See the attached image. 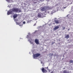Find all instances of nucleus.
<instances>
[{"mask_svg": "<svg viewBox=\"0 0 73 73\" xmlns=\"http://www.w3.org/2000/svg\"><path fill=\"white\" fill-rule=\"evenodd\" d=\"M47 68H48V67H47Z\"/></svg>", "mask_w": 73, "mask_h": 73, "instance_id": "obj_24", "label": "nucleus"}, {"mask_svg": "<svg viewBox=\"0 0 73 73\" xmlns=\"http://www.w3.org/2000/svg\"><path fill=\"white\" fill-rule=\"evenodd\" d=\"M45 10V7H43L41 9L42 11H44Z\"/></svg>", "mask_w": 73, "mask_h": 73, "instance_id": "obj_11", "label": "nucleus"}, {"mask_svg": "<svg viewBox=\"0 0 73 73\" xmlns=\"http://www.w3.org/2000/svg\"><path fill=\"white\" fill-rule=\"evenodd\" d=\"M17 16H18V15L17 14H15L13 15V17L14 19H15L16 18Z\"/></svg>", "mask_w": 73, "mask_h": 73, "instance_id": "obj_6", "label": "nucleus"}, {"mask_svg": "<svg viewBox=\"0 0 73 73\" xmlns=\"http://www.w3.org/2000/svg\"><path fill=\"white\" fill-rule=\"evenodd\" d=\"M12 11H8L7 12V15H10V14H12Z\"/></svg>", "mask_w": 73, "mask_h": 73, "instance_id": "obj_9", "label": "nucleus"}, {"mask_svg": "<svg viewBox=\"0 0 73 73\" xmlns=\"http://www.w3.org/2000/svg\"><path fill=\"white\" fill-rule=\"evenodd\" d=\"M27 37H28L29 36H28V35H27Z\"/></svg>", "mask_w": 73, "mask_h": 73, "instance_id": "obj_25", "label": "nucleus"}, {"mask_svg": "<svg viewBox=\"0 0 73 73\" xmlns=\"http://www.w3.org/2000/svg\"><path fill=\"white\" fill-rule=\"evenodd\" d=\"M54 22L56 24H59V23H60L59 21V20H54Z\"/></svg>", "mask_w": 73, "mask_h": 73, "instance_id": "obj_7", "label": "nucleus"}, {"mask_svg": "<svg viewBox=\"0 0 73 73\" xmlns=\"http://www.w3.org/2000/svg\"><path fill=\"white\" fill-rule=\"evenodd\" d=\"M54 43H55V42L52 43V45L54 44Z\"/></svg>", "mask_w": 73, "mask_h": 73, "instance_id": "obj_18", "label": "nucleus"}, {"mask_svg": "<svg viewBox=\"0 0 73 73\" xmlns=\"http://www.w3.org/2000/svg\"><path fill=\"white\" fill-rule=\"evenodd\" d=\"M69 29H68V31H69Z\"/></svg>", "mask_w": 73, "mask_h": 73, "instance_id": "obj_23", "label": "nucleus"}, {"mask_svg": "<svg viewBox=\"0 0 73 73\" xmlns=\"http://www.w3.org/2000/svg\"><path fill=\"white\" fill-rule=\"evenodd\" d=\"M65 29V27H63V29L64 30V29Z\"/></svg>", "mask_w": 73, "mask_h": 73, "instance_id": "obj_19", "label": "nucleus"}, {"mask_svg": "<svg viewBox=\"0 0 73 73\" xmlns=\"http://www.w3.org/2000/svg\"><path fill=\"white\" fill-rule=\"evenodd\" d=\"M42 15L41 14H40V13H38V15L37 16L38 17H40L41 18L42 17Z\"/></svg>", "mask_w": 73, "mask_h": 73, "instance_id": "obj_5", "label": "nucleus"}, {"mask_svg": "<svg viewBox=\"0 0 73 73\" xmlns=\"http://www.w3.org/2000/svg\"><path fill=\"white\" fill-rule=\"evenodd\" d=\"M12 11L16 12V13H19V12H21V10L20 9H19L18 8H14L12 9Z\"/></svg>", "mask_w": 73, "mask_h": 73, "instance_id": "obj_1", "label": "nucleus"}, {"mask_svg": "<svg viewBox=\"0 0 73 73\" xmlns=\"http://www.w3.org/2000/svg\"><path fill=\"white\" fill-rule=\"evenodd\" d=\"M35 41L36 44H37V45L39 44V42H38V39H35Z\"/></svg>", "mask_w": 73, "mask_h": 73, "instance_id": "obj_4", "label": "nucleus"}, {"mask_svg": "<svg viewBox=\"0 0 73 73\" xmlns=\"http://www.w3.org/2000/svg\"><path fill=\"white\" fill-rule=\"evenodd\" d=\"M19 26H20V27H21V26H23V25H19Z\"/></svg>", "mask_w": 73, "mask_h": 73, "instance_id": "obj_21", "label": "nucleus"}, {"mask_svg": "<svg viewBox=\"0 0 73 73\" xmlns=\"http://www.w3.org/2000/svg\"><path fill=\"white\" fill-rule=\"evenodd\" d=\"M49 55H50V56H53V53L51 54L50 53L49 54Z\"/></svg>", "mask_w": 73, "mask_h": 73, "instance_id": "obj_14", "label": "nucleus"}, {"mask_svg": "<svg viewBox=\"0 0 73 73\" xmlns=\"http://www.w3.org/2000/svg\"><path fill=\"white\" fill-rule=\"evenodd\" d=\"M39 1H42H42H44V0H39Z\"/></svg>", "mask_w": 73, "mask_h": 73, "instance_id": "obj_15", "label": "nucleus"}, {"mask_svg": "<svg viewBox=\"0 0 73 73\" xmlns=\"http://www.w3.org/2000/svg\"><path fill=\"white\" fill-rule=\"evenodd\" d=\"M40 56V54H36L33 55L34 58H36V57H38Z\"/></svg>", "mask_w": 73, "mask_h": 73, "instance_id": "obj_2", "label": "nucleus"}, {"mask_svg": "<svg viewBox=\"0 0 73 73\" xmlns=\"http://www.w3.org/2000/svg\"><path fill=\"white\" fill-rule=\"evenodd\" d=\"M63 73H69V72L66 71V70L63 71Z\"/></svg>", "mask_w": 73, "mask_h": 73, "instance_id": "obj_12", "label": "nucleus"}, {"mask_svg": "<svg viewBox=\"0 0 73 73\" xmlns=\"http://www.w3.org/2000/svg\"><path fill=\"white\" fill-rule=\"evenodd\" d=\"M31 42V44H33V42Z\"/></svg>", "mask_w": 73, "mask_h": 73, "instance_id": "obj_20", "label": "nucleus"}, {"mask_svg": "<svg viewBox=\"0 0 73 73\" xmlns=\"http://www.w3.org/2000/svg\"><path fill=\"white\" fill-rule=\"evenodd\" d=\"M66 8V7H64V8L65 9Z\"/></svg>", "mask_w": 73, "mask_h": 73, "instance_id": "obj_22", "label": "nucleus"}, {"mask_svg": "<svg viewBox=\"0 0 73 73\" xmlns=\"http://www.w3.org/2000/svg\"><path fill=\"white\" fill-rule=\"evenodd\" d=\"M41 70H42V72L43 73H45V72H47L46 70L45 69L43 68H42V69H41Z\"/></svg>", "mask_w": 73, "mask_h": 73, "instance_id": "obj_3", "label": "nucleus"}, {"mask_svg": "<svg viewBox=\"0 0 73 73\" xmlns=\"http://www.w3.org/2000/svg\"><path fill=\"white\" fill-rule=\"evenodd\" d=\"M14 20H15V22H16V21H17V20L15 19H14Z\"/></svg>", "mask_w": 73, "mask_h": 73, "instance_id": "obj_16", "label": "nucleus"}, {"mask_svg": "<svg viewBox=\"0 0 73 73\" xmlns=\"http://www.w3.org/2000/svg\"><path fill=\"white\" fill-rule=\"evenodd\" d=\"M69 62L70 64H71V63H73V61L72 60H71L69 61Z\"/></svg>", "mask_w": 73, "mask_h": 73, "instance_id": "obj_13", "label": "nucleus"}, {"mask_svg": "<svg viewBox=\"0 0 73 73\" xmlns=\"http://www.w3.org/2000/svg\"><path fill=\"white\" fill-rule=\"evenodd\" d=\"M9 11H11V10H10Z\"/></svg>", "mask_w": 73, "mask_h": 73, "instance_id": "obj_26", "label": "nucleus"}, {"mask_svg": "<svg viewBox=\"0 0 73 73\" xmlns=\"http://www.w3.org/2000/svg\"><path fill=\"white\" fill-rule=\"evenodd\" d=\"M59 28V27L57 26L55 27L54 29L53 30L55 31V30H56V29H58Z\"/></svg>", "mask_w": 73, "mask_h": 73, "instance_id": "obj_8", "label": "nucleus"}, {"mask_svg": "<svg viewBox=\"0 0 73 73\" xmlns=\"http://www.w3.org/2000/svg\"><path fill=\"white\" fill-rule=\"evenodd\" d=\"M23 24H25V21L23 22Z\"/></svg>", "mask_w": 73, "mask_h": 73, "instance_id": "obj_17", "label": "nucleus"}, {"mask_svg": "<svg viewBox=\"0 0 73 73\" xmlns=\"http://www.w3.org/2000/svg\"><path fill=\"white\" fill-rule=\"evenodd\" d=\"M69 35H67L65 36V38H66L67 39H68V38H69Z\"/></svg>", "mask_w": 73, "mask_h": 73, "instance_id": "obj_10", "label": "nucleus"}]
</instances>
